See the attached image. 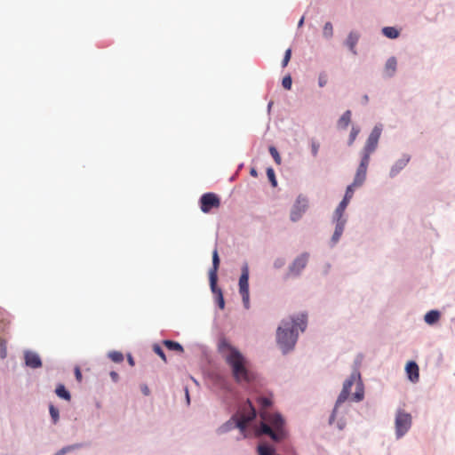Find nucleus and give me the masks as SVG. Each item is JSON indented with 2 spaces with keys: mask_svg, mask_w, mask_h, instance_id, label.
Here are the masks:
<instances>
[{
  "mask_svg": "<svg viewBox=\"0 0 455 455\" xmlns=\"http://www.w3.org/2000/svg\"><path fill=\"white\" fill-rule=\"evenodd\" d=\"M381 33L388 39H396L400 36V30L397 28L392 26L382 28Z\"/></svg>",
  "mask_w": 455,
  "mask_h": 455,
  "instance_id": "b1692460",
  "label": "nucleus"
},
{
  "mask_svg": "<svg viewBox=\"0 0 455 455\" xmlns=\"http://www.w3.org/2000/svg\"><path fill=\"white\" fill-rule=\"evenodd\" d=\"M382 131H383L382 124H377L372 128V130L370 132V134L365 141V144L360 153L361 159H360L359 164L369 166L370 160H371V155L372 153H374L378 148L379 140L380 139Z\"/></svg>",
  "mask_w": 455,
  "mask_h": 455,
  "instance_id": "20e7f679",
  "label": "nucleus"
},
{
  "mask_svg": "<svg viewBox=\"0 0 455 455\" xmlns=\"http://www.w3.org/2000/svg\"><path fill=\"white\" fill-rule=\"evenodd\" d=\"M307 327V314L299 312L280 321L275 331V343L283 355L294 351L300 333Z\"/></svg>",
  "mask_w": 455,
  "mask_h": 455,
  "instance_id": "f257e3e1",
  "label": "nucleus"
},
{
  "mask_svg": "<svg viewBox=\"0 0 455 455\" xmlns=\"http://www.w3.org/2000/svg\"><path fill=\"white\" fill-rule=\"evenodd\" d=\"M351 110H346L338 120V127L343 130L347 129L351 123Z\"/></svg>",
  "mask_w": 455,
  "mask_h": 455,
  "instance_id": "393cba45",
  "label": "nucleus"
},
{
  "mask_svg": "<svg viewBox=\"0 0 455 455\" xmlns=\"http://www.w3.org/2000/svg\"><path fill=\"white\" fill-rule=\"evenodd\" d=\"M323 36L325 39H331L333 36V26L331 21L325 22L323 28Z\"/></svg>",
  "mask_w": 455,
  "mask_h": 455,
  "instance_id": "7c9ffc66",
  "label": "nucleus"
},
{
  "mask_svg": "<svg viewBox=\"0 0 455 455\" xmlns=\"http://www.w3.org/2000/svg\"><path fill=\"white\" fill-rule=\"evenodd\" d=\"M141 392L144 395H148L150 394V390L146 385L141 387Z\"/></svg>",
  "mask_w": 455,
  "mask_h": 455,
  "instance_id": "8fccbe9b",
  "label": "nucleus"
},
{
  "mask_svg": "<svg viewBox=\"0 0 455 455\" xmlns=\"http://www.w3.org/2000/svg\"><path fill=\"white\" fill-rule=\"evenodd\" d=\"M336 417L333 415H330L328 419V424L331 426L335 422Z\"/></svg>",
  "mask_w": 455,
  "mask_h": 455,
  "instance_id": "603ef678",
  "label": "nucleus"
},
{
  "mask_svg": "<svg viewBox=\"0 0 455 455\" xmlns=\"http://www.w3.org/2000/svg\"><path fill=\"white\" fill-rule=\"evenodd\" d=\"M309 145L312 156L316 157L319 152L320 143L315 138H312L309 140Z\"/></svg>",
  "mask_w": 455,
  "mask_h": 455,
  "instance_id": "c9c22d12",
  "label": "nucleus"
},
{
  "mask_svg": "<svg viewBox=\"0 0 455 455\" xmlns=\"http://www.w3.org/2000/svg\"><path fill=\"white\" fill-rule=\"evenodd\" d=\"M53 455H60L59 452L57 451L56 453H54Z\"/></svg>",
  "mask_w": 455,
  "mask_h": 455,
  "instance_id": "680f3d73",
  "label": "nucleus"
},
{
  "mask_svg": "<svg viewBox=\"0 0 455 455\" xmlns=\"http://www.w3.org/2000/svg\"><path fill=\"white\" fill-rule=\"evenodd\" d=\"M308 209V199L306 196L299 194L292 204L290 212L291 222H298Z\"/></svg>",
  "mask_w": 455,
  "mask_h": 455,
  "instance_id": "1a4fd4ad",
  "label": "nucleus"
},
{
  "mask_svg": "<svg viewBox=\"0 0 455 455\" xmlns=\"http://www.w3.org/2000/svg\"><path fill=\"white\" fill-rule=\"evenodd\" d=\"M397 68V60L392 56L388 58L385 63L383 76L387 78H391L395 76Z\"/></svg>",
  "mask_w": 455,
  "mask_h": 455,
  "instance_id": "412c9836",
  "label": "nucleus"
},
{
  "mask_svg": "<svg viewBox=\"0 0 455 455\" xmlns=\"http://www.w3.org/2000/svg\"><path fill=\"white\" fill-rule=\"evenodd\" d=\"M338 408H339V407H336V403H335V404H334V407H333V409H332V411H331V414H330V415H333V416H335V417H336V416H337V412H338Z\"/></svg>",
  "mask_w": 455,
  "mask_h": 455,
  "instance_id": "6e6d98bb",
  "label": "nucleus"
},
{
  "mask_svg": "<svg viewBox=\"0 0 455 455\" xmlns=\"http://www.w3.org/2000/svg\"><path fill=\"white\" fill-rule=\"evenodd\" d=\"M74 373H75L76 379L77 381H81L83 375H82L81 370L78 366L75 367Z\"/></svg>",
  "mask_w": 455,
  "mask_h": 455,
  "instance_id": "49530a36",
  "label": "nucleus"
},
{
  "mask_svg": "<svg viewBox=\"0 0 455 455\" xmlns=\"http://www.w3.org/2000/svg\"><path fill=\"white\" fill-rule=\"evenodd\" d=\"M336 427L339 430H343L346 427V420L343 418H339L336 422Z\"/></svg>",
  "mask_w": 455,
  "mask_h": 455,
  "instance_id": "a18cd8bd",
  "label": "nucleus"
},
{
  "mask_svg": "<svg viewBox=\"0 0 455 455\" xmlns=\"http://www.w3.org/2000/svg\"><path fill=\"white\" fill-rule=\"evenodd\" d=\"M331 267V265L330 263H326V264L324 265V268H323V274L324 275H327L329 274V271H330Z\"/></svg>",
  "mask_w": 455,
  "mask_h": 455,
  "instance_id": "09e8293b",
  "label": "nucleus"
},
{
  "mask_svg": "<svg viewBox=\"0 0 455 455\" xmlns=\"http://www.w3.org/2000/svg\"><path fill=\"white\" fill-rule=\"evenodd\" d=\"M367 170L368 166L359 164L356 168L353 182L351 183V185H353L355 188L363 186L366 180Z\"/></svg>",
  "mask_w": 455,
  "mask_h": 455,
  "instance_id": "6ab92c4d",
  "label": "nucleus"
},
{
  "mask_svg": "<svg viewBox=\"0 0 455 455\" xmlns=\"http://www.w3.org/2000/svg\"><path fill=\"white\" fill-rule=\"evenodd\" d=\"M411 156L409 154H403L401 158L397 159L390 167L388 176L390 179H395L409 164Z\"/></svg>",
  "mask_w": 455,
  "mask_h": 455,
  "instance_id": "4468645a",
  "label": "nucleus"
},
{
  "mask_svg": "<svg viewBox=\"0 0 455 455\" xmlns=\"http://www.w3.org/2000/svg\"><path fill=\"white\" fill-rule=\"evenodd\" d=\"M24 363L26 367L30 369H38L43 365L40 355L32 350L24 351Z\"/></svg>",
  "mask_w": 455,
  "mask_h": 455,
  "instance_id": "2eb2a0df",
  "label": "nucleus"
},
{
  "mask_svg": "<svg viewBox=\"0 0 455 455\" xmlns=\"http://www.w3.org/2000/svg\"><path fill=\"white\" fill-rule=\"evenodd\" d=\"M291 48H288L285 52H284V55H283V59L282 60V67L283 68H285L289 61L291 60Z\"/></svg>",
  "mask_w": 455,
  "mask_h": 455,
  "instance_id": "79ce46f5",
  "label": "nucleus"
},
{
  "mask_svg": "<svg viewBox=\"0 0 455 455\" xmlns=\"http://www.w3.org/2000/svg\"><path fill=\"white\" fill-rule=\"evenodd\" d=\"M49 413L52 419V421L53 424H57V422L60 419V411L59 409L54 406L53 404L49 405Z\"/></svg>",
  "mask_w": 455,
  "mask_h": 455,
  "instance_id": "2f4dec72",
  "label": "nucleus"
},
{
  "mask_svg": "<svg viewBox=\"0 0 455 455\" xmlns=\"http://www.w3.org/2000/svg\"><path fill=\"white\" fill-rule=\"evenodd\" d=\"M361 379V374L359 371H353L350 376L343 382L342 389L346 391H349L351 393V387L355 384L356 379Z\"/></svg>",
  "mask_w": 455,
  "mask_h": 455,
  "instance_id": "4be33fe9",
  "label": "nucleus"
},
{
  "mask_svg": "<svg viewBox=\"0 0 455 455\" xmlns=\"http://www.w3.org/2000/svg\"><path fill=\"white\" fill-rule=\"evenodd\" d=\"M327 84V77L324 74H320L318 76V85L319 87L323 88Z\"/></svg>",
  "mask_w": 455,
  "mask_h": 455,
  "instance_id": "c03bdc74",
  "label": "nucleus"
},
{
  "mask_svg": "<svg viewBox=\"0 0 455 455\" xmlns=\"http://www.w3.org/2000/svg\"><path fill=\"white\" fill-rule=\"evenodd\" d=\"M272 106H273V101H269L268 104H267V108L268 114H270Z\"/></svg>",
  "mask_w": 455,
  "mask_h": 455,
  "instance_id": "bf43d9fd",
  "label": "nucleus"
},
{
  "mask_svg": "<svg viewBox=\"0 0 455 455\" xmlns=\"http://www.w3.org/2000/svg\"><path fill=\"white\" fill-rule=\"evenodd\" d=\"M243 166V164H241L239 165V169H241Z\"/></svg>",
  "mask_w": 455,
  "mask_h": 455,
  "instance_id": "052dcab7",
  "label": "nucleus"
},
{
  "mask_svg": "<svg viewBox=\"0 0 455 455\" xmlns=\"http://www.w3.org/2000/svg\"><path fill=\"white\" fill-rule=\"evenodd\" d=\"M200 209L204 213H208L212 209L219 207L220 204V197L212 193L207 192L201 196L199 199Z\"/></svg>",
  "mask_w": 455,
  "mask_h": 455,
  "instance_id": "f8f14e48",
  "label": "nucleus"
},
{
  "mask_svg": "<svg viewBox=\"0 0 455 455\" xmlns=\"http://www.w3.org/2000/svg\"><path fill=\"white\" fill-rule=\"evenodd\" d=\"M364 397V390L362 381L360 380L356 385V390L353 394V399L355 402H361Z\"/></svg>",
  "mask_w": 455,
  "mask_h": 455,
  "instance_id": "c85d7f7f",
  "label": "nucleus"
},
{
  "mask_svg": "<svg viewBox=\"0 0 455 455\" xmlns=\"http://www.w3.org/2000/svg\"><path fill=\"white\" fill-rule=\"evenodd\" d=\"M209 283H210L211 291L215 296V301H216L217 306L219 307L220 309H224L225 308V299H224L222 290L217 284L218 280H214V282H213V280H212V281H209Z\"/></svg>",
  "mask_w": 455,
  "mask_h": 455,
  "instance_id": "a211bd4d",
  "label": "nucleus"
},
{
  "mask_svg": "<svg viewBox=\"0 0 455 455\" xmlns=\"http://www.w3.org/2000/svg\"><path fill=\"white\" fill-rule=\"evenodd\" d=\"M127 359L130 365H134V359L131 355H128Z\"/></svg>",
  "mask_w": 455,
  "mask_h": 455,
  "instance_id": "5fc2aeb1",
  "label": "nucleus"
},
{
  "mask_svg": "<svg viewBox=\"0 0 455 455\" xmlns=\"http://www.w3.org/2000/svg\"><path fill=\"white\" fill-rule=\"evenodd\" d=\"M55 394L60 399H63L65 401H70L71 400V394L68 391V389L65 387L63 384H58L55 388Z\"/></svg>",
  "mask_w": 455,
  "mask_h": 455,
  "instance_id": "a878e982",
  "label": "nucleus"
},
{
  "mask_svg": "<svg viewBox=\"0 0 455 455\" xmlns=\"http://www.w3.org/2000/svg\"><path fill=\"white\" fill-rule=\"evenodd\" d=\"M260 418L256 425L257 435H265L275 443H281L289 437L286 419L279 411H266L261 413Z\"/></svg>",
  "mask_w": 455,
  "mask_h": 455,
  "instance_id": "7ed1b4c3",
  "label": "nucleus"
},
{
  "mask_svg": "<svg viewBox=\"0 0 455 455\" xmlns=\"http://www.w3.org/2000/svg\"><path fill=\"white\" fill-rule=\"evenodd\" d=\"M411 427V415L403 410H398L395 419V437L401 439Z\"/></svg>",
  "mask_w": 455,
  "mask_h": 455,
  "instance_id": "6e6552de",
  "label": "nucleus"
},
{
  "mask_svg": "<svg viewBox=\"0 0 455 455\" xmlns=\"http://www.w3.org/2000/svg\"><path fill=\"white\" fill-rule=\"evenodd\" d=\"M286 264V260L283 257H276L273 261V267L275 269H281Z\"/></svg>",
  "mask_w": 455,
  "mask_h": 455,
  "instance_id": "ea45409f",
  "label": "nucleus"
},
{
  "mask_svg": "<svg viewBox=\"0 0 455 455\" xmlns=\"http://www.w3.org/2000/svg\"><path fill=\"white\" fill-rule=\"evenodd\" d=\"M282 85L285 90H291L292 85V78L291 75H286L282 80Z\"/></svg>",
  "mask_w": 455,
  "mask_h": 455,
  "instance_id": "a19ab883",
  "label": "nucleus"
},
{
  "mask_svg": "<svg viewBox=\"0 0 455 455\" xmlns=\"http://www.w3.org/2000/svg\"><path fill=\"white\" fill-rule=\"evenodd\" d=\"M164 346L170 351H175L178 353H182L184 348L180 343L172 339H164L163 341Z\"/></svg>",
  "mask_w": 455,
  "mask_h": 455,
  "instance_id": "bb28decb",
  "label": "nucleus"
},
{
  "mask_svg": "<svg viewBox=\"0 0 455 455\" xmlns=\"http://www.w3.org/2000/svg\"><path fill=\"white\" fill-rule=\"evenodd\" d=\"M361 35L358 31L351 30L343 43L344 46H346L353 55H357L356 45Z\"/></svg>",
  "mask_w": 455,
  "mask_h": 455,
  "instance_id": "dca6fc26",
  "label": "nucleus"
},
{
  "mask_svg": "<svg viewBox=\"0 0 455 455\" xmlns=\"http://www.w3.org/2000/svg\"><path fill=\"white\" fill-rule=\"evenodd\" d=\"M185 391H186V400H187V403H190V397H189V394H188V389L186 387Z\"/></svg>",
  "mask_w": 455,
  "mask_h": 455,
  "instance_id": "13d9d810",
  "label": "nucleus"
},
{
  "mask_svg": "<svg viewBox=\"0 0 455 455\" xmlns=\"http://www.w3.org/2000/svg\"><path fill=\"white\" fill-rule=\"evenodd\" d=\"M235 414L238 415L239 421L243 422L246 427V431L248 430V427L252 426L256 432L258 411L251 400H247Z\"/></svg>",
  "mask_w": 455,
  "mask_h": 455,
  "instance_id": "0eeeda50",
  "label": "nucleus"
},
{
  "mask_svg": "<svg viewBox=\"0 0 455 455\" xmlns=\"http://www.w3.org/2000/svg\"><path fill=\"white\" fill-rule=\"evenodd\" d=\"M109 376H110V378H111L113 382H117L118 379H119V375L115 371H110Z\"/></svg>",
  "mask_w": 455,
  "mask_h": 455,
  "instance_id": "de8ad7c7",
  "label": "nucleus"
},
{
  "mask_svg": "<svg viewBox=\"0 0 455 455\" xmlns=\"http://www.w3.org/2000/svg\"><path fill=\"white\" fill-rule=\"evenodd\" d=\"M359 132H360V128L358 126L353 125L352 128H351L349 136H348V140H347V145L348 146H352L354 144V142H355L356 137L358 136Z\"/></svg>",
  "mask_w": 455,
  "mask_h": 455,
  "instance_id": "f704fd0d",
  "label": "nucleus"
},
{
  "mask_svg": "<svg viewBox=\"0 0 455 455\" xmlns=\"http://www.w3.org/2000/svg\"><path fill=\"white\" fill-rule=\"evenodd\" d=\"M84 446V444L83 443H73V444L62 447L60 450L58 451V452L60 455H65L68 452L81 449Z\"/></svg>",
  "mask_w": 455,
  "mask_h": 455,
  "instance_id": "cd10ccee",
  "label": "nucleus"
},
{
  "mask_svg": "<svg viewBox=\"0 0 455 455\" xmlns=\"http://www.w3.org/2000/svg\"><path fill=\"white\" fill-rule=\"evenodd\" d=\"M310 259V253L303 251L298 254L289 264L287 271L283 276L285 280L290 278H299L307 267Z\"/></svg>",
  "mask_w": 455,
  "mask_h": 455,
  "instance_id": "39448f33",
  "label": "nucleus"
},
{
  "mask_svg": "<svg viewBox=\"0 0 455 455\" xmlns=\"http://www.w3.org/2000/svg\"><path fill=\"white\" fill-rule=\"evenodd\" d=\"M441 317V313L437 309H431L424 315L425 322L429 325L436 323Z\"/></svg>",
  "mask_w": 455,
  "mask_h": 455,
  "instance_id": "5701e85b",
  "label": "nucleus"
},
{
  "mask_svg": "<svg viewBox=\"0 0 455 455\" xmlns=\"http://www.w3.org/2000/svg\"><path fill=\"white\" fill-rule=\"evenodd\" d=\"M304 20H305L304 16H302V17L299 19V22H298V28H301V27L303 26V24H304Z\"/></svg>",
  "mask_w": 455,
  "mask_h": 455,
  "instance_id": "4d7b16f0",
  "label": "nucleus"
},
{
  "mask_svg": "<svg viewBox=\"0 0 455 455\" xmlns=\"http://www.w3.org/2000/svg\"><path fill=\"white\" fill-rule=\"evenodd\" d=\"M256 401L258 404L262 408H267L272 405V399L270 396L259 395L257 396Z\"/></svg>",
  "mask_w": 455,
  "mask_h": 455,
  "instance_id": "c756f323",
  "label": "nucleus"
},
{
  "mask_svg": "<svg viewBox=\"0 0 455 455\" xmlns=\"http://www.w3.org/2000/svg\"><path fill=\"white\" fill-rule=\"evenodd\" d=\"M331 222L335 225L333 234L330 239V247L333 248L339 241L347 220L345 216L332 214Z\"/></svg>",
  "mask_w": 455,
  "mask_h": 455,
  "instance_id": "9b49d317",
  "label": "nucleus"
},
{
  "mask_svg": "<svg viewBox=\"0 0 455 455\" xmlns=\"http://www.w3.org/2000/svg\"><path fill=\"white\" fill-rule=\"evenodd\" d=\"M108 357L114 363H119L124 361V355L119 351H110L108 354Z\"/></svg>",
  "mask_w": 455,
  "mask_h": 455,
  "instance_id": "72a5a7b5",
  "label": "nucleus"
},
{
  "mask_svg": "<svg viewBox=\"0 0 455 455\" xmlns=\"http://www.w3.org/2000/svg\"><path fill=\"white\" fill-rule=\"evenodd\" d=\"M349 395H350L349 391L341 389V391H340L339 395H338L337 400L335 402L336 407H339L345 401H347Z\"/></svg>",
  "mask_w": 455,
  "mask_h": 455,
  "instance_id": "e433bc0d",
  "label": "nucleus"
},
{
  "mask_svg": "<svg viewBox=\"0 0 455 455\" xmlns=\"http://www.w3.org/2000/svg\"><path fill=\"white\" fill-rule=\"evenodd\" d=\"M153 351L164 362H167V358L163 347L159 344L153 345Z\"/></svg>",
  "mask_w": 455,
  "mask_h": 455,
  "instance_id": "4c0bfd02",
  "label": "nucleus"
},
{
  "mask_svg": "<svg viewBox=\"0 0 455 455\" xmlns=\"http://www.w3.org/2000/svg\"><path fill=\"white\" fill-rule=\"evenodd\" d=\"M405 372L408 379L411 383H417L419 379V368L417 363L413 360L407 362L405 365Z\"/></svg>",
  "mask_w": 455,
  "mask_h": 455,
  "instance_id": "f3484780",
  "label": "nucleus"
},
{
  "mask_svg": "<svg viewBox=\"0 0 455 455\" xmlns=\"http://www.w3.org/2000/svg\"><path fill=\"white\" fill-rule=\"evenodd\" d=\"M268 151H269L271 156L274 158L275 162L277 164H280L282 159H281V156H280V154H279L277 148L274 146H270L268 148Z\"/></svg>",
  "mask_w": 455,
  "mask_h": 455,
  "instance_id": "58836bf2",
  "label": "nucleus"
},
{
  "mask_svg": "<svg viewBox=\"0 0 455 455\" xmlns=\"http://www.w3.org/2000/svg\"><path fill=\"white\" fill-rule=\"evenodd\" d=\"M218 348L230 367L232 376L237 383L250 384L254 380V373L249 369L247 360L240 350L225 339L220 340Z\"/></svg>",
  "mask_w": 455,
  "mask_h": 455,
  "instance_id": "f03ea898",
  "label": "nucleus"
},
{
  "mask_svg": "<svg viewBox=\"0 0 455 455\" xmlns=\"http://www.w3.org/2000/svg\"><path fill=\"white\" fill-rule=\"evenodd\" d=\"M266 173H267V177L271 186L273 188L277 187L278 183H277V180H276V177H275V170L272 167H267V171H266Z\"/></svg>",
  "mask_w": 455,
  "mask_h": 455,
  "instance_id": "473e14b6",
  "label": "nucleus"
},
{
  "mask_svg": "<svg viewBox=\"0 0 455 455\" xmlns=\"http://www.w3.org/2000/svg\"><path fill=\"white\" fill-rule=\"evenodd\" d=\"M250 174H251V176H252V177H257V176H258V172H257V170H256L255 168H251V169L250 170Z\"/></svg>",
  "mask_w": 455,
  "mask_h": 455,
  "instance_id": "864d4df0",
  "label": "nucleus"
},
{
  "mask_svg": "<svg viewBox=\"0 0 455 455\" xmlns=\"http://www.w3.org/2000/svg\"><path fill=\"white\" fill-rule=\"evenodd\" d=\"M250 270L247 262L241 267V275L238 281L239 293L242 297L243 306L245 309H249L250 303V289H249Z\"/></svg>",
  "mask_w": 455,
  "mask_h": 455,
  "instance_id": "423d86ee",
  "label": "nucleus"
},
{
  "mask_svg": "<svg viewBox=\"0 0 455 455\" xmlns=\"http://www.w3.org/2000/svg\"><path fill=\"white\" fill-rule=\"evenodd\" d=\"M235 428H237L244 437L247 436L246 427L243 421H239L237 414H233L228 420L220 425L216 429V433L217 435H221L232 431Z\"/></svg>",
  "mask_w": 455,
  "mask_h": 455,
  "instance_id": "9d476101",
  "label": "nucleus"
},
{
  "mask_svg": "<svg viewBox=\"0 0 455 455\" xmlns=\"http://www.w3.org/2000/svg\"><path fill=\"white\" fill-rule=\"evenodd\" d=\"M7 357V347L4 340H0V358L5 359Z\"/></svg>",
  "mask_w": 455,
  "mask_h": 455,
  "instance_id": "37998d69",
  "label": "nucleus"
},
{
  "mask_svg": "<svg viewBox=\"0 0 455 455\" xmlns=\"http://www.w3.org/2000/svg\"><path fill=\"white\" fill-rule=\"evenodd\" d=\"M355 187L349 184L345 191V195L342 198V200L339 203L338 206L336 207L333 214L334 215H339L344 216L346 208L347 207L350 200L352 199L354 193H355Z\"/></svg>",
  "mask_w": 455,
  "mask_h": 455,
  "instance_id": "ddd939ff",
  "label": "nucleus"
},
{
  "mask_svg": "<svg viewBox=\"0 0 455 455\" xmlns=\"http://www.w3.org/2000/svg\"><path fill=\"white\" fill-rule=\"evenodd\" d=\"M369 102V96L367 94H364L362 97V104L366 105Z\"/></svg>",
  "mask_w": 455,
  "mask_h": 455,
  "instance_id": "3c124183",
  "label": "nucleus"
},
{
  "mask_svg": "<svg viewBox=\"0 0 455 455\" xmlns=\"http://www.w3.org/2000/svg\"><path fill=\"white\" fill-rule=\"evenodd\" d=\"M220 259L217 248L212 251V266L209 269V281L218 280V270L220 268Z\"/></svg>",
  "mask_w": 455,
  "mask_h": 455,
  "instance_id": "aec40b11",
  "label": "nucleus"
},
{
  "mask_svg": "<svg viewBox=\"0 0 455 455\" xmlns=\"http://www.w3.org/2000/svg\"><path fill=\"white\" fill-rule=\"evenodd\" d=\"M53 455H60L59 452L57 451L56 453H54Z\"/></svg>",
  "mask_w": 455,
  "mask_h": 455,
  "instance_id": "e2e57ef3",
  "label": "nucleus"
}]
</instances>
